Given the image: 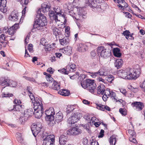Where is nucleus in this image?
Segmentation results:
<instances>
[{
    "label": "nucleus",
    "instance_id": "f257e3e1",
    "mask_svg": "<svg viewBox=\"0 0 145 145\" xmlns=\"http://www.w3.org/2000/svg\"><path fill=\"white\" fill-rule=\"evenodd\" d=\"M51 5L49 3H44L41 5L40 9L37 12L38 14H40L39 18L36 19L34 22L33 27L38 30H41L43 28V27L47 25V22L46 21V16L40 13L41 11L44 13H47L50 10Z\"/></svg>",
    "mask_w": 145,
    "mask_h": 145
},
{
    "label": "nucleus",
    "instance_id": "f03ea898",
    "mask_svg": "<svg viewBox=\"0 0 145 145\" xmlns=\"http://www.w3.org/2000/svg\"><path fill=\"white\" fill-rule=\"evenodd\" d=\"M118 75L120 77L126 79H135L140 74V68L138 65L134 66L133 68L128 67L125 70H120L117 72Z\"/></svg>",
    "mask_w": 145,
    "mask_h": 145
},
{
    "label": "nucleus",
    "instance_id": "7ed1b4c3",
    "mask_svg": "<svg viewBox=\"0 0 145 145\" xmlns=\"http://www.w3.org/2000/svg\"><path fill=\"white\" fill-rule=\"evenodd\" d=\"M55 137L53 135H48L47 133L43 132L42 138L43 140V145H54Z\"/></svg>",
    "mask_w": 145,
    "mask_h": 145
},
{
    "label": "nucleus",
    "instance_id": "20e7f679",
    "mask_svg": "<svg viewBox=\"0 0 145 145\" xmlns=\"http://www.w3.org/2000/svg\"><path fill=\"white\" fill-rule=\"evenodd\" d=\"M97 53L100 54L101 57L104 58H107L111 55L110 51L109 49L105 48L102 46L99 47L97 50Z\"/></svg>",
    "mask_w": 145,
    "mask_h": 145
},
{
    "label": "nucleus",
    "instance_id": "39448f33",
    "mask_svg": "<svg viewBox=\"0 0 145 145\" xmlns=\"http://www.w3.org/2000/svg\"><path fill=\"white\" fill-rule=\"evenodd\" d=\"M76 67V66L74 64H71L69 66H68L67 67L66 69L63 68L60 70H58V71L62 73L67 74L69 73V71L71 72L75 71Z\"/></svg>",
    "mask_w": 145,
    "mask_h": 145
},
{
    "label": "nucleus",
    "instance_id": "423d86ee",
    "mask_svg": "<svg viewBox=\"0 0 145 145\" xmlns=\"http://www.w3.org/2000/svg\"><path fill=\"white\" fill-rule=\"evenodd\" d=\"M45 113L46 116L45 119L46 121H51L54 120L53 115L54 114L55 112L53 108H50L46 110Z\"/></svg>",
    "mask_w": 145,
    "mask_h": 145
},
{
    "label": "nucleus",
    "instance_id": "0eeeda50",
    "mask_svg": "<svg viewBox=\"0 0 145 145\" xmlns=\"http://www.w3.org/2000/svg\"><path fill=\"white\" fill-rule=\"evenodd\" d=\"M42 127L41 124L39 123L32 126L31 130L33 134L35 137L40 133Z\"/></svg>",
    "mask_w": 145,
    "mask_h": 145
},
{
    "label": "nucleus",
    "instance_id": "6e6552de",
    "mask_svg": "<svg viewBox=\"0 0 145 145\" xmlns=\"http://www.w3.org/2000/svg\"><path fill=\"white\" fill-rule=\"evenodd\" d=\"M87 83L88 84V90L91 93H93L96 90V85L93 80L90 79H86Z\"/></svg>",
    "mask_w": 145,
    "mask_h": 145
},
{
    "label": "nucleus",
    "instance_id": "1a4fd4ad",
    "mask_svg": "<svg viewBox=\"0 0 145 145\" xmlns=\"http://www.w3.org/2000/svg\"><path fill=\"white\" fill-rule=\"evenodd\" d=\"M81 116V114H74L73 115L69 118L68 122L70 124H74L76 122Z\"/></svg>",
    "mask_w": 145,
    "mask_h": 145
},
{
    "label": "nucleus",
    "instance_id": "9d476101",
    "mask_svg": "<svg viewBox=\"0 0 145 145\" xmlns=\"http://www.w3.org/2000/svg\"><path fill=\"white\" fill-rule=\"evenodd\" d=\"M52 29L54 35L56 36V38L62 35L63 31L62 28L52 26Z\"/></svg>",
    "mask_w": 145,
    "mask_h": 145
},
{
    "label": "nucleus",
    "instance_id": "9b49d317",
    "mask_svg": "<svg viewBox=\"0 0 145 145\" xmlns=\"http://www.w3.org/2000/svg\"><path fill=\"white\" fill-rule=\"evenodd\" d=\"M81 130L78 128L73 127L69 129L67 131V134L70 135H76L81 133Z\"/></svg>",
    "mask_w": 145,
    "mask_h": 145
},
{
    "label": "nucleus",
    "instance_id": "f8f14e48",
    "mask_svg": "<svg viewBox=\"0 0 145 145\" xmlns=\"http://www.w3.org/2000/svg\"><path fill=\"white\" fill-rule=\"evenodd\" d=\"M33 108L34 109H43V106L41 101L40 100H36L34 102L33 101Z\"/></svg>",
    "mask_w": 145,
    "mask_h": 145
},
{
    "label": "nucleus",
    "instance_id": "ddd939ff",
    "mask_svg": "<svg viewBox=\"0 0 145 145\" xmlns=\"http://www.w3.org/2000/svg\"><path fill=\"white\" fill-rule=\"evenodd\" d=\"M133 107H135L137 110H141L144 108V105L143 103L140 102H135L131 104Z\"/></svg>",
    "mask_w": 145,
    "mask_h": 145
},
{
    "label": "nucleus",
    "instance_id": "4468645a",
    "mask_svg": "<svg viewBox=\"0 0 145 145\" xmlns=\"http://www.w3.org/2000/svg\"><path fill=\"white\" fill-rule=\"evenodd\" d=\"M49 15L50 19L52 20H54L55 22L57 23V22H60L59 18L57 14L55 15L54 11L52 10H50L49 11Z\"/></svg>",
    "mask_w": 145,
    "mask_h": 145
},
{
    "label": "nucleus",
    "instance_id": "2eb2a0df",
    "mask_svg": "<svg viewBox=\"0 0 145 145\" xmlns=\"http://www.w3.org/2000/svg\"><path fill=\"white\" fill-rule=\"evenodd\" d=\"M9 83L10 80L7 77H1L0 78V85L2 86H8L9 85Z\"/></svg>",
    "mask_w": 145,
    "mask_h": 145
},
{
    "label": "nucleus",
    "instance_id": "dca6fc26",
    "mask_svg": "<svg viewBox=\"0 0 145 145\" xmlns=\"http://www.w3.org/2000/svg\"><path fill=\"white\" fill-rule=\"evenodd\" d=\"M63 118L62 113L61 112L59 111L56 114L55 118L54 117V119H55V121L58 123L62 121Z\"/></svg>",
    "mask_w": 145,
    "mask_h": 145
},
{
    "label": "nucleus",
    "instance_id": "f3484780",
    "mask_svg": "<svg viewBox=\"0 0 145 145\" xmlns=\"http://www.w3.org/2000/svg\"><path fill=\"white\" fill-rule=\"evenodd\" d=\"M33 113V110L31 108L27 109L24 111V116L25 119L27 120L28 118L31 116L32 114Z\"/></svg>",
    "mask_w": 145,
    "mask_h": 145
},
{
    "label": "nucleus",
    "instance_id": "a211bd4d",
    "mask_svg": "<svg viewBox=\"0 0 145 145\" xmlns=\"http://www.w3.org/2000/svg\"><path fill=\"white\" fill-rule=\"evenodd\" d=\"M118 6L121 8V9L124 10V8H127L128 7V4L124 0H119L118 2Z\"/></svg>",
    "mask_w": 145,
    "mask_h": 145
},
{
    "label": "nucleus",
    "instance_id": "6ab92c4d",
    "mask_svg": "<svg viewBox=\"0 0 145 145\" xmlns=\"http://www.w3.org/2000/svg\"><path fill=\"white\" fill-rule=\"evenodd\" d=\"M77 46V50L80 52H85L88 49L87 46L81 43L78 44Z\"/></svg>",
    "mask_w": 145,
    "mask_h": 145
},
{
    "label": "nucleus",
    "instance_id": "aec40b11",
    "mask_svg": "<svg viewBox=\"0 0 145 145\" xmlns=\"http://www.w3.org/2000/svg\"><path fill=\"white\" fill-rule=\"evenodd\" d=\"M61 52L67 55L70 54L72 52V48L70 46H67L66 47L60 50Z\"/></svg>",
    "mask_w": 145,
    "mask_h": 145
},
{
    "label": "nucleus",
    "instance_id": "412c9836",
    "mask_svg": "<svg viewBox=\"0 0 145 145\" xmlns=\"http://www.w3.org/2000/svg\"><path fill=\"white\" fill-rule=\"evenodd\" d=\"M34 111L33 114L35 118H40L42 115L44 111L43 109H34Z\"/></svg>",
    "mask_w": 145,
    "mask_h": 145
},
{
    "label": "nucleus",
    "instance_id": "4be33fe9",
    "mask_svg": "<svg viewBox=\"0 0 145 145\" xmlns=\"http://www.w3.org/2000/svg\"><path fill=\"white\" fill-rule=\"evenodd\" d=\"M99 76H106L108 75L107 71L103 68L100 69L97 72Z\"/></svg>",
    "mask_w": 145,
    "mask_h": 145
},
{
    "label": "nucleus",
    "instance_id": "5701e85b",
    "mask_svg": "<svg viewBox=\"0 0 145 145\" xmlns=\"http://www.w3.org/2000/svg\"><path fill=\"white\" fill-rule=\"evenodd\" d=\"M9 19L12 21H17L18 19V17L16 13L14 12H11L10 15L9 17Z\"/></svg>",
    "mask_w": 145,
    "mask_h": 145
},
{
    "label": "nucleus",
    "instance_id": "b1692460",
    "mask_svg": "<svg viewBox=\"0 0 145 145\" xmlns=\"http://www.w3.org/2000/svg\"><path fill=\"white\" fill-rule=\"evenodd\" d=\"M123 64V61L122 59H117L114 63L115 66L117 69L120 68Z\"/></svg>",
    "mask_w": 145,
    "mask_h": 145
},
{
    "label": "nucleus",
    "instance_id": "393cba45",
    "mask_svg": "<svg viewBox=\"0 0 145 145\" xmlns=\"http://www.w3.org/2000/svg\"><path fill=\"white\" fill-rule=\"evenodd\" d=\"M50 87L54 90H58L60 89V86L57 82L54 81Z\"/></svg>",
    "mask_w": 145,
    "mask_h": 145
},
{
    "label": "nucleus",
    "instance_id": "a878e982",
    "mask_svg": "<svg viewBox=\"0 0 145 145\" xmlns=\"http://www.w3.org/2000/svg\"><path fill=\"white\" fill-rule=\"evenodd\" d=\"M22 105H14L12 107V109L9 108L8 110L10 111L14 110L15 111H20L22 110Z\"/></svg>",
    "mask_w": 145,
    "mask_h": 145
},
{
    "label": "nucleus",
    "instance_id": "bb28decb",
    "mask_svg": "<svg viewBox=\"0 0 145 145\" xmlns=\"http://www.w3.org/2000/svg\"><path fill=\"white\" fill-rule=\"evenodd\" d=\"M97 90V94L103 95L105 90V88L103 85L99 86H98Z\"/></svg>",
    "mask_w": 145,
    "mask_h": 145
},
{
    "label": "nucleus",
    "instance_id": "cd10ccee",
    "mask_svg": "<svg viewBox=\"0 0 145 145\" xmlns=\"http://www.w3.org/2000/svg\"><path fill=\"white\" fill-rule=\"evenodd\" d=\"M67 141V138L64 135L61 136L59 138V144L61 145H64L65 144Z\"/></svg>",
    "mask_w": 145,
    "mask_h": 145
},
{
    "label": "nucleus",
    "instance_id": "c85d7f7f",
    "mask_svg": "<svg viewBox=\"0 0 145 145\" xmlns=\"http://www.w3.org/2000/svg\"><path fill=\"white\" fill-rule=\"evenodd\" d=\"M113 54L115 56L120 57L121 56L119 48H114L113 50Z\"/></svg>",
    "mask_w": 145,
    "mask_h": 145
},
{
    "label": "nucleus",
    "instance_id": "c756f323",
    "mask_svg": "<svg viewBox=\"0 0 145 145\" xmlns=\"http://www.w3.org/2000/svg\"><path fill=\"white\" fill-rule=\"evenodd\" d=\"M60 44L63 45H66L69 42V39L67 37H64L61 39H59Z\"/></svg>",
    "mask_w": 145,
    "mask_h": 145
},
{
    "label": "nucleus",
    "instance_id": "7c9ffc66",
    "mask_svg": "<svg viewBox=\"0 0 145 145\" xmlns=\"http://www.w3.org/2000/svg\"><path fill=\"white\" fill-rule=\"evenodd\" d=\"M54 10H55V12L56 13V14L57 15H59L58 17L59 18V17L61 16L64 18V19H65V20L64 21V22H66V20L65 19V16L64 15V14L62 15L61 13V10L60 8H56V10H55V9H54Z\"/></svg>",
    "mask_w": 145,
    "mask_h": 145
},
{
    "label": "nucleus",
    "instance_id": "2f4dec72",
    "mask_svg": "<svg viewBox=\"0 0 145 145\" xmlns=\"http://www.w3.org/2000/svg\"><path fill=\"white\" fill-rule=\"evenodd\" d=\"M59 94L64 96H68L69 94V91L68 90L64 89L60 90L58 92Z\"/></svg>",
    "mask_w": 145,
    "mask_h": 145
},
{
    "label": "nucleus",
    "instance_id": "473e14b6",
    "mask_svg": "<svg viewBox=\"0 0 145 145\" xmlns=\"http://www.w3.org/2000/svg\"><path fill=\"white\" fill-rule=\"evenodd\" d=\"M75 106L74 105H69L66 108V113L67 114L72 112L75 109Z\"/></svg>",
    "mask_w": 145,
    "mask_h": 145
},
{
    "label": "nucleus",
    "instance_id": "72a5a7b5",
    "mask_svg": "<svg viewBox=\"0 0 145 145\" xmlns=\"http://www.w3.org/2000/svg\"><path fill=\"white\" fill-rule=\"evenodd\" d=\"M109 142L110 145H115L116 142V137L115 135H112L109 139Z\"/></svg>",
    "mask_w": 145,
    "mask_h": 145
},
{
    "label": "nucleus",
    "instance_id": "f704fd0d",
    "mask_svg": "<svg viewBox=\"0 0 145 145\" xmlns=\"http://www.w3.org/2000/svg\"><path fill=\"white\" fill-rule=\"evenodd\" d=\"M89 3H90L92 7H97L98 4L99 3V0H88Z\"/></svg>",
    "mask_w": 145,
    "mask_h": 145
},
{
    "label": "nucleus",
    "instance_id": "c9c22d12",
    "mask_svg": "<svg viewBox=\"0 0 145 145\" xmlns=\"http://www.w3.org/2000/svg\"><path fill=\"white\" fill-rule=\"evenodd\" d=\"M47 75L46 76V78L47 81L48 82V83H49L51 85V83H52L53 82H54V79L51 77V75L49 74H46Z\"/></svg>",
    "mask_w": 145,
    "mask_h": 145
},
{
    "label": "nucleus",
    "instance_id": "e433bc0d",
    "mask_svg": "<svg viewBox=\"0 0 145 145\" xmlns=\"http://www.w3.org/2000/svg\"><path fill=\"white\" fill-rule=\"evenodd\" d=\"M83 11L84 10L82 8L79 9L77 11L78 14L79 15V17L80 18H84V16H85V15L83 13Z\"/></svg>",
    "mask_w": 145,
    "mask_h": 145
},
{
    "label": "nucleus",
    "instance_id": "4c0bfd02",
    "mask_svg": "<svg viewBox=\"0 0 145 145\" xmlns=\"http://www.w3.org/2000/svg\"><path fill=\"white\" fill-rule=\"evenodd\" d=\"M114 77L112 75H108L106 78V79L109 82L112 83V81L114 80Z\"/></svg>",
    "mask_w": 145,
    "mask_h": 145
},
{
    "label": "nucleus",
    "instance_id": "58836bf2",
    "mask_svg": "<svg viewBox=\"0 0 145 145\" xmlns=\"http://www.w3.org/2000/svg\"><path fill=\"white\" fill-rule=\"evenodd\" d=\"M81 84L82 88L84 89L87 88L88 89V84L87 83L86 80L82 82L81 83Z\"/></svg>",
    "mask_w": 145,
    "mask_h": 145
},
{
    "label": "nucleus",
    "instance_id": "ea45409f",
    "mask_svg": "<svg viewBox=\"0 0 145 145\" xmlns=\"http://www.w3.org/2000/svg\"><path fill=\"white\" fill-rule=\"evenodd\" d=\"M13 27H10L9 29L8 33L9 35L12 36L14 33L15 30L13 28Z\"/></svg>",
    "mask_w": 145,
    "mask_h": 145
},
{
    "label": "nucleus",
    "instance_id": "a19ab883",
    "mask_svg": "<svg viewBox=\"0 0 145 145\" xmlns=\"http://www.w3.org/2000/svg\"><path fill=\"white\" fill-rule=\"evenodd\" d=\"M6 6L2 5L0 6V10L3 13H5L7 11Z\"/></svg>",
    "mask_w": 145,
    "mask_h": 145
},
{
    "label": "nucleus",
    "instance_id": "79ce46f5",
    "mask_svg": "<svg viewBox=\"0 0 145 145\" xmlns=\"http://www.w3.org/2000/svg\"><path fill=\"white\" fill-rule=\"evenodd\" d=\"M16 135L17 139L18 141L20 142H22L23 140V139L22 138L21 134L20 133H17Z\"/></svg>",
    "mask_w": 145,
    "mask_h": 145
},
{
    "label": "nucleus",
    "instance_id": "37998d69",
    "mask_svg": "<svg viewBox=\"0 0 145 145\" xmlns=\"http://www.w3.org/2000/svg\"><path fill=\"white\" fill-rule=\"evenodd\" d=\"M23 78H25L26 80H29L32 82H35V80L34 78H30L25 76H23Z\"/></svg>",
    "mask_w": 145,
    "mask_h": 145
},
{
    "label": "nucleus",
    "instance_id": "c03bdc74",
    "mask_svg": "<svg viewBox=\"0 0 145 145\" xmlns=\"http://www.w3.org/2000/svg\"><path fill=\"white\" fill-rule=\"evenodd\" d=\"M6 36L4 34H2L0 35V41L1 43L5 41H6Z\"/></svg>",
    "mask_w": 145,
    "mask_h": 145
},
{
    "label": "nucleus",
    "instance_id": "a18cd8bd",
    "mask_svg": "<svg viewBox=\"0 0 145 145\" xmlns=\"http://www.w3.org/2000/svg\"><path fill=\"white\" fill-rule=\"evenodd\" d=\"M17 84V83L14 81H10V83H9V85L8 86H10V87H15Z\"/></svg>",
    "mask_w": 145,
    "mask_h": 145
},
{
    "label": "nucleus",
    "instance_id": "49530a36",
    "mask_svg": "<svg viewBox=\"0 0 145 145\" xmlns=\"http://www.w3.org/2000/svg\"><path fill=\"white\" fill-rule=\"evenodd\" d=\"M13 95L12 94L6 93H3L2 94V97H12Z\"/></svg>",
    "mask_w": 145,
    "mask_h": 145
},
{
    "label": "nucleus",
    "instance_id": "de8ad7c7",
    "mask_svg": "<svg viewBox=\"0 0 145 145\" xmlns=\"http://www.w3.org/2000/svg\"><path fill=\"white\" fill-rule=\"evenodd\" d=\"M130 33L129 31L126 30L123 32V34L125 36L127 39H128V35Z\"/></svg>",
    "mask_w": 145,
    "mask_h": 145
},
{
    "label": "nucleus",
    "instance_id": "09e8293b",
    "mask_svg": "<svg viewBox=\"0 0 145 145\" xmlns=\"http://www.w3.org/2000/svg\"><path fill=\"white\" fill-rule=\"evenodd\" d=\"M135 137L134 136H130L129 138V141L135 144L137 142L135 138Z\"/></svg>",
    "mask_w": 145,
    "mask_h": 145
},
{
    "label": "nucleus",
    "instance_id": "8fccbe9b",
    "mask_svg": "<svg viewBox=\"0 0 145 145\" xmlns=\"http://www.w3.org/2000/svg\"><path fill=\"white\" fill-rule=\"evenodd\" d=\"M39 84H40L42 86H43L45 88H46L48 86H49L50 88V87L51 86V85L50 84L48 83L42 82Z\"/></svg>",
    "mask_w": 145,
    "mask_h": 145
},
{
    "label": "nucleus",
    "instance_id": "3c124183",
    "mask_svg": "<svg viewBox=\"0 0 145 145\" xmlns=\"http://www.w3.org/2000/svg\"><path fill=\"white\" fill-rule=\"evenodd\" d=\"M110 91L109 89H107L106 90L104 91V94L105 95L106 97L108 96V97H109L110 95Z\"/></svg>",
    "mask_w": 145,
    "mask_h": 145
},
{
    "label": "nucleus",
    "instance_id": "603ef678",
    "mask_svg": "<svg viewBox=\"0 0 145 145\" xmlns=\"http://www.w3.org/2000/svg\"><path fill=\"white\" fill-rule=\"evenodd\" d=\"M27 120L25 119V118L24 116L21 117L20 119V121L21 123L22 124H24L25 121H26Z\"/></svg>",
    "mask_w": 145,
    "mask_h": 145
},
{
    "label": "nucleus",
    "instance_id": "864d4df0",
    "mask_svg": "<svg viewBox=\"0 0 145 145\" xmlns=\"http://www.w3.org/2000/svg\"><path fill=\"white\" fill-rule=\"evenodd\" d=\"M110 95L111 97H113L114 100H116L117 99L116 98V95L115 92L112 91H110Z\"/></svg>",
    "mask_w": 145,
    "mask_h": 145
},
{
    "label": "nucleus",
    "instance_id": "5fc2aeb1",
    "mask_svg": "<svg viewBox=\"0 0 145 145\" xmlns=\"http://www.w3.org/2000/svg\"><path fill=\"white\" fill-rule=\"evenodd\" d=\"M128 133L131 136H136V133L135 132L131 129H129L128 130Z\"/></svg>",
    "mask_w": 145,
    "mask_h": 145
},
{
    "label": "nucleus",
    "instance_id": "6e6d98bb",
    "mask_svg": "<svg viewBox=\"0 0 145 145\" xmlns=\"http://www.w3.org/2000/svg\"><path fill=\"white\" fill-rule=\"evenodd\" d=\"M140 87L142 88V90L145 92V80L140 85Z\"/></svg>",
    "mask_w": 145,
    "mask_h": 145
},
{
    "label": "nucleus",
    "instance_id": "4d7b16f0",
    "mask_svg": "<svg viewBox=\"0 0 145 145\" xmlns=\"http://www.w3.org/2000/svg\"><path fill=\"white\" fill-rule=\"evenodd\" d=\"M55 56L56 57H57L59 59H62L63 56L62 54L59 53H56L55 54Z\"/></svg>",
    "mask_w": 145,
    "mask_h": 145
},
{
    "label": "nucleus",
    "instance_id": "13d9d810",
    "mask_svg": "<svg viewBox=\"0 0 145 145\" xmlns=\"http://www.w3.org/2000/svg\"><path fill=\"white\" fill-rule=\"evenodd\" d=\"M17 1H20L21 4H24L27 5L28 3V0H20Z\"/></svg>",
    "mask_w": 145,
    "mask_h": 145
},
{
    "label": "nucleus",
    "instance_id": "bf43d9fd",
    "mask_svg": "<svg viewBox=\"0 0 145 145\" xmlns=\"http://www.w3.org/2000/svg\"><path fill=\"white\" fill-rule=\"evenodd\" d=\"M119 112L122 115L125 116L126 114V112L125 111V110L123 109L122 108H120L119 110Z\"/></svg>",
    "mask_w": 145,
    "mask_h": 145
},
{
    "label": "nucleus",
    "instance_id": "052dcab7",
    "mask_svg": "<svg viewBox=\"0 0 145 145\" xmlns=\"http://www.w3.org/2000/svg\"><path fill=\"white\" fill-rule=\"evenodd\" d=\"M28 49L30 52H33V45L31 44H30L29 45L28 47Z\"/></svg>",
    "mask_w": 145,
    "mask_h": 145
},
{
    "label": "nucleus",
    "instance_id": "680f3d73",
    "mask_svg": "<svg viewBox=\"0 0 145 145\" xmlns=\"http://www.w3.org/2000/svg\"><path fill=\"white\" fill-rule=\"evenodd\" d=\"M14 103L17 105H19L20 104L22 103L21 101L19 99H15L14 101Z\"/></svg>",
    "mask_w": 145,
    "mask_h": 145
},
{
    "label": "nucleus",
    "instance_id": "e2e57ef3",
    "mask_svg": "<svg viewBox=\"0 0 145 145\" xmlns=\"http://www.w3.org/2000/svg\"><path fill=\"white\" fill-rule=\"evenodd\" d=\"M88 140L86 138H84L83 139L82 141L83 145H88Z\"/></svg>",
    "mask_w": 145,
    "mask_h": 145
},
{
    "label": "nucleus",
    "instance_id": "0e129e2a",
    "mask_svg": "<svg viewBox=\"0 0 145 145\" xmlns=\"http://www.w3.org/2000/svg\"><path fill=\"white\" fill-rule=\"evenodd\" d=\"M104 131L103 129H101L100 131V133L98 136L99 138H102L104 135Z\"/></svg>",
    "mask_w": 145,
    "mask_h": 145
},
{
    "label": "nucleus",
    "instance_id": "69168bd1",
    "mask_svg": "<svg viewBox=\"0 0 145 145\" xmlns=\"http://www.w3.org/2000/svg\"><path fill=\"white\" fill-rule=\"evenodd\" d=\"M29 96L30 97V99H31V100L32 101V102L33 103V102H34L35 101H36L35 99V98L34 96V95L32 93H31L30 94H29Z\"/></svg>",
    "mask_w": 145,
    "mask_h": 145
},
{
    "label": "nucleus",
    "instance_id": "338daca9",
    "mask_svg": "<svg viewBox=\"0 0 145 145\" xmlns=\"http://www.w3.org/2000/svg\"><path fill=\"white\" fill-rule=\"evenodd\" d=\"M97 106L98 108H99V109L103 111H104L105 109V106L103 105H97Z\"/></svg>",
    "mask_w": 145,
    "mask_h": 145
},
{
    "label": "nucleus",
    "instance_id": "774afa93",
    "mask_svg": "<svg viewBox=\"0 0 145 145\" xmlns=\"http://www.w3.org/2000/svg\"><path fill=\"white\" fill-rule=\"evenodd\" d=\"M91 145H99V144L97 141L93 139L91 142Z\"/></svg>",
    "mask_w": 145,
    "mask_h": 145
}]
</instances>
